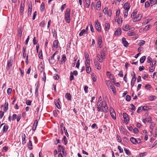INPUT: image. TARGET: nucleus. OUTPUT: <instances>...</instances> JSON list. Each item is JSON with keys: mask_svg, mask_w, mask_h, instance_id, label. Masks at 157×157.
<instances>
[{"mask_svg": "<svg viewBox=\"0 0 157 157\" xmlns=\"http://www.w3.org/2000/svg\"><path fill=\"white\" fill-rule=\"evenodd\" d=\"M101 58L102 59H105V52L104 49L102 50L101 52Z\"/></svg>", "mask_w": 157, "mask_h": 157, "instance_id": "dca6fc26", "label": "nucleus"}, {"mask_svg": "<svg viewBox=\"0 0 157 157\" xmlns=\"http://www.w3.org/2000/svg\"><path fill=\"white\" fill-rule=\"evenodd\" d=\"M86 31L85 29H83L79 33V35L80 36H82L83 34L84 33H86Z\"/></svg>", "mask_w": 157, "mask_h": 157, "instance_id": "4c0bfd02", "label": "nucleus"}, {"mask_svg": "<svg viewBox=\"0 0 157 157\" xmlns=\"http://www.w3.org/2000/svg\"><path fill=\"white\" fill-rule=\"evenodd\" d=\"M110 112L111 117L113 119L115 120L116 119V114L112 108H110Z\"/></svg>", "mask_w": 157, "mask_h": 157, "instance_id": "39448f33", "label": "nucleus"}, {"mask_svg": "<svg viewBox=\"0 0 157 157\" xmlns=\"http://www.w3.org/2000/svg\"><path fill=\"white\" fill-rule=\"evenodd\" d=\"M94 63L96 68L98 70H100L101 68L100 64L98 62H94Z\"/></svg>", "mask_w": 157, "mask_h": 157, "instance_id": "6ab92c4d", "label": "nucleus"}, {"mask_svg": "<svg viewBox=\"0 0 157 157\" xmlns=\"http://www.w3.org/2000/svg\"><path fill=\"white\" fill-rule=\"evenodd\" d=\"M17 116L16 114H13L12 116V120L13 121H14L16 119Z\"/></svg>", "mask_w": 157, "mask_h": 157, "instance_id": "3c124183", "label": "nucleus"}, {"mask_svg": "<svg viewBox=\"0 0 157 157\" xmlns=\"http://www.w3.org/2000/svg\"><path fill=\"white\" fill-rule=\"evenodd\" d=\"M57 53V52H56L51 56V57L49 59L48 61L50 63L52 64L55 62L54 61V56Z\"/></svg>", "mask_w": 157, "mask_h": 157, "instance_id": "20e7f679", "label": "nucleus"}, {"mask_svg": "<svg viewBox=\"0 0 157 157\" xmlns=\"http://www.w3.org/2000/svg\"><path fill=\"white\" fill-rule=\"evenodd\" d=\"M146 57L145 56H143L141 57L140 59V62L141 63H143L145 60Z\"/></svg>", "mask_w": 157, "mask_h": 157, "instance_id": "473e14b6", "label": "nucleus"}, {"mask_svg": "<svg viewBox=\"0 0 157 157\" xmlns=\"http://www.w3.org/2000/svg\"><path fill=\"white\" fill-rule=\"evenodd\" d=\"M122 41L124 46L125 47H127L129 44L128 42L126 40V38L124 37H123L122 38Z\"/></svg>", "mask_w": 157, "mask_h": 157, "instance_id": "9d476101", "label": "nucleus"}, {"mask_svg": "<svg viewBox=\"0 0 157 157\" xmlns=\"http://www.w3.org/2000/svg\"><path fill=\"white\" fill-rule=\"evenodd\" d=\"M130 29V26L128 25H126L122 27V29L125 31H127Z\"/></svg>", "mask_w": 157, "mask_h": 157, "instance_id": "4468645a", "label": "nucleus"}, {"mask_svg": "<svg viewBox=\"0 0 157 157\" xmlns=\"http://www.w3.org/2000/svg\"><path fill=\"white\" fill-rule=\"evenodd\" d=\"M22 144H24L26 143V142L25 141L26 136H25V134H24V133L22 134Z\"/></svg>", "mask_w": 157, "mask_h": 157, "instance_id": "aec40b11", "label": "nucleus"}, {"mask_svg": "<svg viewBox=\"0 0 157 157\" xmlns=\"http://www.w3.org/2000/svg\"><path fill=\"white\" fill-rule=\"evenodd\" d=\"M26 47L25 46H24L23 48V56L24 59L25 58L26 56Z\"/></svg>", "mask_w": 157, "mask_h": 157, "instance_id": "5701e85b", "label": "nucleus"}, {"mask_svg": "<svg viewBox=\"0 0 157 157\" xmlns=\"http://www.w3.org/2000/svg\"><path fill=\"white\" fill-rule=\"evenodd\" d=\"M109 87L110 88V89L112 90V91L113 93L116 92V90L115 89L114 86L113 84Z\"/></svg>", "mask_w": 157, "mask_h": 157, "instance_id": "a878e982", "label": "nucleus"}, {"mask_svg": "<svg viewBox=\"0 0 157 157\" xmlns=\"http://www.w3.org/2000/svg\"><path fill=\"white\" fill-rule=\"evenodd\" d=\"M62 59L64 61H65L66 60V57L65 54H63V55Z\"/></svg>", "mask_w": 157, "mask_h": 157, "instance_id": "774afa93", "label": "nucleus"}, {"mask_svg": "<svg viewBox=\"0 0 157 157\" xmlns=\"http://www.w3.org/2000/svg\"><path fill=\"white\" fill-rule=\"evenodd\" d=\"M97 107L98 109V112H103V108H101V106L99 105H97Z\"/></svg>", "mask_w": 157, "mask_h": 157, "instance_id": "ea45409f", "label": "nucleus"}, {"mask_svg": "<svg viewBox=\"0 0 157 157\" xmlns=\"http://www.w3.org/2000/svg\"><path fill=\"white\" fill-rule=\"evenodd\" d=\"M55 104L57 107L59 109H60L61 107L59 103L58 102H55Z\"/></svg>", "mask_w": 157, "mask_h": 157, "instance_id": "de8ad7c7", "label": "nucleus"}, {"mask_svg": "<svg viewBox=\"0 0 157 157\" xmlns=\"http://www.w3.org/2000/svg\"><path fill=\"white\" fill-rule=\"evenodd\" d=\"M149 107L147 106H144L142 108V110L144 111L148 110L149 109Z\"/></svg>", "mask_w": 157, "mask_h": 157, "instance_id": "79ce46f5", "label": "nucleus"}, {"mask_svg": "<svg viewBox=\"0 0 157 157\" xmlns=\"http://www.w3.org/2000/svg\"><path fill=\"white\" fill-rule=\"evenodd\" d=\"M45 24V22L44 21H43L41 22L40 24V26L43 27Z\"/></svg>", "mask_w": 157, "mask_h": 157, "instance_id": "338daca9", "label": "nucleus"}, {"mask_svg": "<svg viewBox=\"0 0 157 157\" xmlns=\"http://www.w3.org/2000/svg\"><path fill=\"white\" fill-rule=\"evenodd\" d=\"M106 84L108 86H110L112 84L111 83V82L109 80H106Z\"/></svg>", "mask_w": 157, "mask_h": 157, "instance_id": "c03bdc74", "label": "nucleus"}, {"mask_svg": "<svg viewBox=\"0 0 157 157\" xmlns=\"http://www.w3.org/2000/svg\"><path fill=\"white\" fill-rule=\"evenodd\" d=\"M45 8V4L44 2H42L40 8V11L42 12H43Z\"/></svg>", "mask_w": 157, "mask_h": 157, "instance_id": "bb28decb", "label": "nucleus"}, {"mask_svg": "<svg viewBox=\"0 0 157 157\" xmlns=\"http://www.w3.org/2000/svg\"><path fill=\"white\" fill-rule=\"evenodd\" d=\"M123 116L124 119L125 123L126 124H128L129 121V117L128 114L126 113H124Z\"/></svg>", "mask_w": 157, "mask_h": 157, "instance_id": "f03ea898", "label": "nucleus"}, {"mask_svg": "<svg viewBox=\"0 0 157 157\" xmlns=\"http://www.w3.org/2000/svg\"><path fill=\"white\" fill-rule=\"evenodd\" d=\"M32 103V101L30 100H27L26 101V104L29 105H31Z\"/></svg>", "mask_w": 157, "mask_h": 157, "instance_id": "8fccbe9b", "label": "nucleus"}, {"mask_svg": "<svg viewBox=\"0 0 157 157\" xmlns=\"http://www.w3.org/2000/svg\"><path fill=\"white\" fill-rule=\"evenodd\" d=\"M131 99V98L130 96L127 95L125 97V99L127 101H130Z\"/></svg>", "mask_w": 157, "mask_h": 157, "instance_id": "49530a36", "label": "nucleus"}, {"mask_svg": "<svg viewBox=\"0 0 157 157\" xmlns=\"http://www.w3.org/2000/svg\"><path fill=\"white\" fill-rule=\"evenodd\" d=\"M108 11V8H105L103 10V12L105 14H107Z\"/></svg>", "mask_w": 157, "mask_h": 157, "instance_id": "09e8293b", "label": "nucleus"}, {"mask_svg": "<svg viewBox=\"0 0 157 157\" xmlns=\"http://www.w3.org/2000/svg\"><path fill=\"white\" fill-rule=\"evenodd\" d=\"M130 105L131 107V109L132 110L135 111L136 110V107L135 106L132 104H131Z\"/></svg>", "mask_w": 157, "mask_h": 157, "instance_id": "052dcab7", "label": "nucleus"}, {"mask_svg": "<svg viewBox=\"0 0 157 157\" xmlns=\"http://www.w3.org/2000/svg\"><path fill=\"white\" fill-rule=\"evenodd\" d=\"M32 146V142L30 140H29L28 145V147L30 150H31L33 149Z\"/></svg>", "mask_w": 157, "mask_h": 157, "instance_id": "412c9836", "label": "nucleus"}, {"mask_svg": "<svg viewBox=\"0 0 157 157\" xmlns=\"http://www.w3.org/2000/svg\"><path fill=\"white\" fill-rule=\"evenodd\" d=\"M65 97L68 101L71 100V95L70 93H66L65 95Z\"/></svg>", "mask_w": 157, "mask_h": 157, "instance_id": "ddd939ff", "label": "nucleus"}, {"mask_svg": "<svg viewBox=\"0 0 157 157\" xmlns=\"http://www.w3.org/2000/svg\"><path fill=\"white\" fill-rule=\"evenodd\" d=\"M101 108H103V111L105 113H107L108 112V107L107 106L106 103H105V105H103L101 107Z\"/></svg>", "mask_w": 157, "mask_h": 157, "instance_id": "6e6552de", "label": "nucleus"}, {"mask_svg": "<svg viewBox=\"0 0 157 157\" xmlns=\"http://www.w3.org/2000/svg\"><path fill=\"white\" fill-rule=\"evenodd\" d=\"M63 140L64 142V144L66 145L67 144V139L65 136H64L63 139Z\"/></svg>", "mask_w": 157, "mask_h": 157, "instance_id": "5fc2aeb1", "label": "nucleus"}, {"mask_svg": "<svg viewBox=\"0 0 157 157\" xmlns=\"http://www.w3.org/2000/svg\"><path fill=\"white\" fill-rule=\"evenodd\" d=\"M86 71L88 73H90L91 71V68L90 67H88L86 68Z\"/></svg>", "mask_w": 157, "mask_h": 157, "instance_id": "6e6d98bb", "label": "nucleus"}, {"mask_svg": "<svg viewBox=\"0 0 157 157\" xmlns=\"http://www.w3.org/2000/svg\"><path fill=\"white\" fill-rule=\"evenodd\" d=\"M145 41L143 40H140V42L139 43V45L140 46H142L143 44H145Z\"/></svg>", "mask_w": 157, "mask_h": 157, "instance_id": "4d7b16f0", "label": "nucleus"}, {"mask_svg": "<svg viewBox=\"0 0 157 157\" xmlns=\"http://www.w3.org/2000/svg\"><path fill=\"white\" fill-rule=\"evenodd\" d=\"M97 59L99 61V62L101 63L102 62V60L103 59H101V55L100 54H97Z\"/></svg>", "mask_w": 157, "mask_h": 157, "instance_id": "c85d7f7f", "label": "nucleus"}, {"mask_svg": "<svg viewBox=\"0 0 157 157\" xmlns=\"http://www.w3.org/2000/svg\"><path fill=\"white\" fill-rule=\"evenodd\" d=\"M58 150L59 152H61L62 150V152L64 155V149L63 146H62L61 145H59L58 147Z\"/></svg>", "mask_w": 157, "mask_h": 157, "instance_id": "f3484780", "label": "nucleus"}, {"mask_svg": "<svg viewBox=\"0 0 157 157\" xmlns=\"http://www.w3.org/2000/svg\"><path fill=\"white\" fill-rule=\"evenodd\" d=\"M151 6H153L157 3V0H150Z\"/></svg>", "mask_w": 157, "mask_h": 157, "instance_id": "f704fd0d", "label": "nucleus"}, {"mask_svg": "<svg viewBox=\"0 0 157 157\" xmlns=\"http://www.w3.org/2000/svg\"><path fill=\"white\" fill-rule=\"evenodd\" d=\"M74 79V77L71 72L70 73V80L71 81L73 80Z\"/></svg>", "mask_w": 157, "mask_h": 157, "instance_id": "13d9d810", "label": "nucleus"}, {"mask_svg": "<svg viewBox=\"0 0 157 157\" xmlns=\"http://www.w3.org/2000/svg\"><path fill=\"white\" fill-rule=\"evenodd\" d=\"M58 40H55L53 42V45L52 48L53 49H56L58 48Z\"/></svg>", "mask_w": 157, "mask_h": 157, "instance_id": "9b49d317", "label": "nucleus"}, {"mask_svg": "<svg viewBox=\"0 0 157 157\" xmlns=\"http://www.w3.org/2000/svg\"><path fill=\"white\" fill-rule=\"evenodd\" d=\"M84 6L87 8L89 7L90 4V0H83Z\"/></svg>", "mask_w": 157, "mask_h": 157, "instance_id": "423d86ee", "label": "nucleus"}, {"mask_svg": "<svg viewBox=\"0 0 157 157\" xmlns=\"http://www.w3.org/2000/svg\"><path fill=\"white\" fill-rule=\"evenodd\" d=\"M38 56L39 58L41 59H43V56L42 54V51L41 50L39 52L38 54Z\"/></svg>", "mask_w": 157, "mask_h": 157, "instance_id": "72a5a7b5", "label": "nucleus"}, {"mask_svg": "<svg viewBox=\"0 0 157 157\" xmlns=\"http://www.w3.org/2000/svg\"><path fill=\"white\" fill-rule=\"evenodd\" d=\"M105 26L106 30L108 31L110 27L109 24L108 22H106L105 24Z\"/></svg>", "mask_w": 157, "mask_h": 157, "instance_id": "393cba45", "label": "nucleus"}, {"mask_svg": "<svg viewBox=\"0 0 157 157\" xmlns=\"http://www.w3.org/2000/svg\"><path fill=\"white\" fill-rule=\"evenodd\" d=\"M101 6V2L100 1L97 2L96 5L97 9L98 10H99L100 9Z\"/></svg>", "mask_w": 157, "mask_h": 157, "instance_id": "7c9ffc66", "label": "nucleus"}, {"mask_svg": "<svg viewBox=\"0 0 157 157\" xmlns=\"http://www.w3.org/2000/svg\"><path fill=\"white\" fill-rule=\"evenodd\" d=\"M150 26H151L149 25H147L145 26V28L144 29V30L145 31H146L149 30Z\"/></svg>", "mask_w": 157, "mask_h": 157, "instance_id": "0e129e2a", "label": "nucleus"}, {"mask_svg": "<svg viewBox=\"0 0 157 157\" xmlns=\"http://www.w3.org/2000/svg\"><path fill=\"white\" fill-rule=\"evenodd\" d=\"M39 88V84H38L36 85V89L35 90V95H37L38 94V90Z\"/></svg>", "mask_w": 157, "mask_h": 157, "instance_id": "58836bf2", "label": "nucleus"}, {"mask_svg": "<svg viewBox=\"0 0 157 157\" xmlns=\"http://www.w3.org/2000/svg\"><path fill=\"white\" fill-rule=\"evenodd\" d=\"M105 103H106V102L105 101H102L99 103V102H97V105H100L101 106V107L103 105H105Z\"/></svg>", "mask_w": 157, "mask_h": 157, "instance_id": "b1692460", "label": "nucleus"}, {"mask_svg": "<svg viewBox=\"0 0 157 157\" xmlns=\"http://www.w3.org/2000/svg\"><path fill=\"white\" fill-rule=\"evenodd\" d=\"M124 150L127 155H131V153L129 150L125 148H124Z\"/></svg>", "mask_w": 157, "mask_h": 157, "instance_id": "cd10ccee", "label": "nucleus"}, {"mask_svg": "<svg viewBox=\"0 0 157 157\" xmlns=\"http://www.w3.org/2000/svg\"><path fill=\"white\" fill-rule=\"evenodd\" d=\"M142 17V15L141 14H138L136 17V20L138 21H140Z\"/></svg>", "mask_w": 157, "mask_h": 157, "instance_id": "c756f323", "label": "nucleus"}, {"mask_svg": "<svg viewBox=\"0 0 157 157\" xmlns=\"http://www.w3.org/2000/svg\"><path fill=\"white\" fill-rule=\"evenodd\" d=\"M8 103L7 102H6L5 103L4 107L3 109L6 112L8 109Z\"/></svg>", "mask_w": 157, "mask_h": 157, "instance_id": "4be33fe9", "label": "nucleus"}, {"mask_svg": "<svg viewBox=\"0 0 157 157\" xmlns=\"http://www.w3.org/2000/svg\"><path fill=\"white\" fill-rule=\"evenodd\" d=\"M13 60L12 59H10L8 61L7 66L6 69L8 70H9V68L12 66V64Z\"/></svg>", "mask_w": 157, "mask_h": 157, "instance_id": "1a4fd4ad", "label": "nucleus"}, {"mask_svg": "<svg viewBox=\"0 0 157 157\" xmlns=\"http://www.w3.org/2000/svg\"><path fill=\"white\" fill-rule=\"evenodd\" d=\"M38 124L37 120H35L33 127V131H35L36 130Z\"/></svg>", "mask_w": 157, "mask_h": 157, "instance_id": "a211bd4d", "label": "nucleus"}, {"mask_svg": "<svg viewBox=\"0 0 157 157\" xmlns=\"http://www.w3.org/2000/svg\"><path fill=\"white\" fill-rule=\"evenodd\" d=\"M145 119V120H146V121L148 122L151 121V119L150 116H148V117H147Z\"/></svg>", "mask_w": 157, "mask_h": 157, "instance_id": "bf43d9fd", "label": "nucleus"}, {"mask_svg": "<svg viewBox=\"0 0 157 157\" xmlns=\"http://www.w3.org/2000/svg\"><path fill=\"white\" fill-rule=\"evenodd\" d=\"M133 75H132H132L133 76V77L132 78V80H133V79H134V80H136V74L134 71H133Z\"/></svg>", "mask_w": 157, "mask_h": 157, "instance_id": "680f3d73", "label": "nucleus"}, {"mask_svg": "<svg viewBox=\"0 0 157 157\" xmlns=\"http://www.w3.org/2000/svg\"><path fill=\"white\" fill-rule=\"evenodd\" d=\"M32 8H28V15L29 16H31V13H32Z\"/></svg>", "mask_w": 157, "mask_h": 157, "instance_id": "a18cd8bd", "label": "nucleus"}, {"mask_svg": "<svg viewBox=\"0 0 157 157\" xmlns=\"http://www.w3.org/2000/svg\"><path fill=\"white\" fill-rule=\"evenodd\" d=\"M127 34L129 36H133L135 35V33L134 32L129 31L127 33Z\"/></svg>", "mask_w": 157, "mask_h": 157, "instance_id": "c9c22d12", "label": "nucleus"}, {"mask_svg": "<svg viewBox=\"0 0 157 157\" xmlns=\"http://www.w3.org/2000/svg\"><path fill=\"white\" fill-rule=\"evenodd\" d=\"M118 149L120 151V153H122L123 152V150L122 148H121V147L120 146H118Z\"/></svg>", "mask_w": 157, "mask_h": 157, "instance_id": "603ef678", "label": "nucleus"}, {"mask_svg": "<svg viewBox=\"0 0 157 157\" xmlns=\"http://www.w3.org/2000/svg\"><path fill=\"white\" fill-rule=\"evenodd\" d=\"M25 2H21V5L20 12L21 13H22L24 12V8L25 6Z\"/></svg>", "mask_w": 157, "mask_h": 157, "instance_id": "0eeeda50", "label": "nucleus"}, {"mask_svg": "<svg viewBox=\"0 0 157 157\" xmlns=\"http://www.w3.org/2000/svg\"><path fill=\"white\" fill-rule=\"evenodd\" d=\"M121 29L120 28H118L117 29L115 32V35L118 36L119 34H121Z\"/></svg>", "mask_w": 157, "mask_h": 157, "instance_id": "2eb2a0df", "label": "nucleus"}, {"mask_svg": "<svg viewBox=\"0 0 157 157\" xmlns=\"http://www.w3.org/2000/svg\"><path fill=\"white\" fill-rule=\"evenodd\" d=\"M130 140L133 144H136V139L135 138L133 137H132L130 138Z\"/></svg>", "mask_w": 157, "mask_h": 157, "instance_id": "2f4dec72", "label": "nucleus"}, {"mask_svg": "<svg viewBox=\"0 0 157 157\" xmlns=\"http://www.w3.org/2000/svg\"><path fill=\"white\" fill-rule=\"evenodd\" d=\"M12 89L11 88H9L7 90V93L8 95H10L11 94Z\"/></svg>", "mask_w": 157, "mask_h": 157, "instance_id": "37998d69", "label": "nucleus"}, {"mask_svg": "<svg viewBox=\"0 0 157 157\" xmlns=\"http://www.w3.org/2000/svg\"><path fill=\"white\" fill-rule=\"evenodd\" d=\"M95 26L96 29L99 32L101 31V27L99 23L98 20H96L95 21Z\"/></svg>", "mask_w": 157, "mask_h": 157, "instance_id": "7ed1b4c3", "label": "nucleus"}, {"mask_svg": "<svg viewBox=\"0 0 157 157\" xmlns=\"http://www.w3.org/2000/svg\"><path fill=\"white\" fill-rule=\"evenodd\" d=\"M70 10L68 8L67 9L66 13L65 14V18L67 22L69 23L71 21L70 17Z\"/></svg>", "mask_w": 157, "mask_h": 157, "instance_id": "f257e3e1", "label": "nucleus"}, {"mask_svg": "<svg viewBox=\"0 0 157 157\" xmlns=\"http://www.w3.org/2000/svg\"><path fill=\"white\" fill-rule=\"evenodd\" d=\"M137 10H135L132 13L131 15V17L132 18L133 17H134L135 15H136L137 13Z\"/></svg>", "mask_w": 157, "mask_h": 157, "instance_id": "a19ab883", "label": "nucleus"}, {"mask_svg": "<svg viewBox=\"0 0 157 157\" xmlns=\"http://www.w3.org/2000/svg\"><path fill=\"white\" fill-rule=\"evenodd\" d=\"M46 79V76L45 73L44 72L43 73V77L42 78V80L44 81V82H45Z\"/></svg>", "mask_w": 157, "mask_h": 157, "instance_id": "e2e57ef3", "label": "nucleus"}, {"mask_svg": "<svg viewBox=\"0 0 157 157\" xmlns=\"http://www.w3.org/2000/svg\"><path fill=\"white\" fill-rule=\"evenodd\" d=\"M53 34L54 37H55L56 38L57 37V32L56 30H54L53 32Z\"/></svg>", "mask_w": 157, "mask_h": 157, "instance_id": "69168bd1", "label": "nucleus"}, {"mask_svg": "<svg viewBox=\"0 0 157 157\" xmlns=\"http://www.w3.org/2000/svg\"><path fill=\"white\" fill-rule=\"evenodd\" d=\"M130 7L129 3L128 2L126 3L124 5V8L125 10H129L130 9Z\"/></svg>", "mask_w": 157, "mask_h": 157, "instance_id": "f8f14e48", "label": "nucleus"}, {"mask_svg": "<svg viewBox=\"0 0 157 157\" xmlns=\"http://www.w3.org/2000/svg\"><path fill=\"white\" fill-rule=\"evenodd\" d=\"M149 6L150 4L148 1H147L145 2L144 6L146 8L148 7Z\"/></svg>", "mask_w": 157, "mask_h": 157, "instance_id": "864d4df0", "label": "nucleus"}, {"mask_svg": "<svg viewBox=\"0 0 157 157\" xmlns=\"http://www.w3.org/2000/svg\"><path fill=\"white\" fill-rule=\"evenodd\" d=\"M8 129V127L7 125H4L3 126V132H7V130Z\"/></svg>", "mask_w": 157, "mask_h": 157, "instance_id": "e433bc0d", "label": "nucleus"}]
</instances>
